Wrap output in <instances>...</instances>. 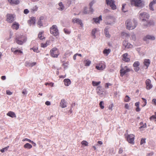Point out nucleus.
<instances>
[{
    "instance_id": "19",
    "label": "nucleus",
    "mask_w": 156,
    "mask_h": 156,
    "mask_svg": "<svg viewBox=\"0 0 156 156\" xmlns=\"http://www.w3.org/2000/svg\"><path fill=\"white\" fill-rule=\"evenodd\" d=\"M128 54L127 53H125L122 55V60L126 62H129L130 59L127 57Z\"/></svg>"
},
{
    "instance_id": "2",
    "label": "nucleus",
    "mask_w": 156,
    "mask_h": 156,
    "mask_svg": "<svg viewBox=\"0 0 156 156\" xmlns=\"http://www.w3.org/2000/svg\"><path fill=\"white\" fill-rule=\"evenodd\" d=\"M15 40L17 44L22 45L26 41L27 37L24 36L20 35L16 37Z\"/></svg>"
},
{
    "instance_id": "11",
    "label": "nucleus",
    "mask_w": 156,
    "mask_h": 156,
    "mask_svg": "<svg viewBox=\"0 0 156 156\" xmlns=\"http://www.w3.org/2000/svg\"><path fill=\"white\" fill-rule=\"evenodd\" d=\"M134 136L133 134H130L128 135L127 137V140L130 143L132 144H134Z\"/></svg>"
},
{
    "instance_id": "22",
    "label": "nucleus",
    "mask_w": 156,
    "mask_h": 156,
    "mask_svg": "<svg viewBox=\"0 0 156 156\" xmlns=\"http://www.w3.org/2000/svg\"><path fill=\"white\" fill-rule=\"evenodd\" d=\"M60 106L62 108H65L67 107L66 103L65 100L62 99L60 103Z\"/></svg>"
},
{
    "instance_id": "8",
    "label": "nucleus",
    "mask_w": 156,
    "mask_h": 156,
    "mask_svg": "<svg viewBox=\"0 0 156 156\" xmlns=\"http://www.w3.org/2000/svg\"><path fill=\"white\" fill-rule=\"evenodd\" d=\"M130 71V69L127 66H125L124 68L120 70V76L122 77L126 73Z\"/></svg>"
},
{
    "instance_id": "35",
    "label": "nucleus",
    "mask_w": 156,
    "mask_h": 156,
    "mask_svg": "<svg viewBox=\"0 0 156 156\" xmlns=\"http://www.w3.org/2000/svg\"><path fill=\"white\" fill-rule=\"evenodd\" d=\"M58 9L61 11L63 10L64 9V7L62 2H60L58 4Z\"/></svg>"
},
{
    "instance_id": "42",
    "label": "nucleus",
    "mask_w": 156,
    "mask_h": 156,
    "mask_svg": "<svg viewBox=\"0 0 156 156\" xmlns=\"http://www.w3.org/2000/svg\"><path fill=\"white\" fill-rule=\"evenodd\" d=\"M43 32H40L38 34V37L41 40L43 39L44 37L42 36V34H43Z\"/></svg>"
},
{
    "instance_id": "55",
    "label": "nucleus",
    "mask_w": 156,
    "mask_h": 156,
    "mask_svg": "<svg viewBox=\"0 0 156 156\" xmlns=\"http://www.w3.org/2000/svg\"><path fill=\"white\" fill-rule=\"evenodd\" d=\"M81 144L82 145H85L86 146H87L88 145V143L86 141H83Z\"/></svg>"
},
{
    "instance_id": "58",
    "label": "nucleus",
    "mask_w": 156,
    "mask_h": 156,
    "mask_svg": "<svg viewBox=\"0 0 156 156\" xmlns=\"http://www.w3.org/2000/svg\"><path fill=\"white\" fill-rule=\"evenodd\" d=\"M29 12V11L28 9H26L24 10L23 13L25 14H28Z\"/></svg>"
},
{
    "instance_id": "3",
    "label": "nucleus",
    "mask_w": 156,
    "mask_h": 156,
    "mask_svg": "<svg viewBox=\"0 0 156 156\" xmlns=\"http://www.w3.org/2000/svg\"><path fill=\"white\" fill-rule=\"evenodd\" d=\"M50 33L55 36H56L59 34L57 27L56 25H53L50 29Z\"/></svg>"
},
{
    "instance_id": "37",
    "label": "nucleus",
    "mask_w": 156,
    "mask_h": 156,
    "mask_svg": "<svg viewBox=\"0 0 156 156\" xmlns=\"http://www.w3.org/2000/svg\"><path fill=\"white\" fill-rule=\"evenodd\" d=\"M110 50L109 49H105L104 50L103 52L104 54L106 55H108L110 53Z\"/></svg>"
},
{
    "instance_id": "46",
    "label": "nucleus",
    "mask_w": 156,
    "mask_h": 156,
    "mask_svg": "<svg viewBox=\"0 0 156 156\" xmlns=\"http://www.w3.org/2000/svg\"><path fill=\"white\" fill-rule=\"evenodd\" d=\"M150 119L151 121L154 120L155 121H156V116L154 115H152L150 118Z\"/></svg>"
},
{
    "instance_id": "59",
    "label": "nucleus",
    "mask_w": 156,
    "mask_h": 156,
    "mask_svg": "<svg viewBox=\"0 0 156 156\" xmlns=\"http://www.w3.org/2000/svg\"><path fill=\"white\" fill-rule=\"evenodd\" d=\"M25 140L27 141L28 142H29L30 143H31L32 141L31 140H30L28 139H27V138H25V139H23L22 140V141H25Z\"/></svg>"
},
{
    "instance_id": "12",
    "label": "nucleus",
    "mask_w": 156,
    "mask_h": 156,
    "mask_svg": "<svg viewBox=\"0 0 156 156\" xmlns=\"http://www.w3.org/2000/svg\"><path fill=\"white\" fill-rule=\"evenodd\" d=\"M140 65V63L139 62L136 61L135 62L133 66L134 67V69L136 72H138L140 70V68L139 66Z\"/></svg>"
},
{
    "instance_id": "9",
    "label": "nucleus",
    "mask_w": 156,
    "mask_h": 156,
    "mask_svg": "<svg viewBox=\"0 0 156 156\" xmlns=\"http://www.w3.org/2000/svg\"><path fill=\"white\" fill-rule=\"evenodd\" d=\"M134 5L135 6L138 7H143L144 4L142 0H135L134 2Z\"/></svg>"
},
{
    "instance_id": "50",
    "label": "nucleus",
    "mask_w": 156,
    "mask_h": 156,
    "mask_svg": "<svg viewBox=\"0 0 156 156\" xmlns=\"http://www.w3.org/2000/svg\"><path fill=\"white\" fill-rule=\"evenodd\" d=\"M142 99L143 100V101L144 102V104L143 106L144 107L147 104V100L146 99L142 98Z\"/></svg>"
},
{
    "instance_id": "41",
    "label": "nucleus",
    "mask_w": 156,
    "mask_h": 156,
    "mask_svg": "<svg viewBox=\"0 0 156 156\" xmlns=\"http://www.w3.org/2000/svg\"><path fill=\"white\" fill-rule=\"evenodd\" d=\"M143 124V123L142 122H140V125L141 126L140 127V129H141L143 128H146V127L147 126H146V123H145L144 125H142Z\"/></svg>"
},
{
    "instance_id": "40",
    "label": "nucleus",
    "mask_w": 156,
    "mask_h": 156,
    "mask_svg": "<svg viewBox=\"0 0 156 156\" xmlns=\"http://www.w3.org/2000/svg\"><path fill=\"white\" fill-rule=\"evenodd\" d=\"M31 49H32L34 52L36 53H38L39 52L38 48L36 47H34L32 48H31Z\"/></svg>"
},
{
    "instance_id": "43",
    "label": "nucleus",
    "mask_w": 156,
    "mask_h": 156,
    "mask_svg": "<svg viewBox=\"0 0 156 156\" xmlns=\"http://www.w3.org/2000/svg\"><path fill=\"white\" fill-rule=\"evenodd\" d=\"M130 100V97H129L128 96L126 95L124 98V101L126 102H128Z\"/></svg>"
},
{
    "instance_id": "1",
    "label": "nucleus",
    "mask_w": 156,
    "mask_h": 156,
    "mask_svg": "<svg viewBox=\"0 0 156 156\" xmlns=\"http://www.w3.org/2000/svg\"><path fill=\"white\" fill-rule=\"evenodd\" d=\"M126 28L129 30L134 29L137 25V22L135 20L131 21L130 20H127L126 22Z\"/></svg>"
},
{
    "instance_id": "32",
    "label": "nucleus",
    "mask_w": 156,
    "mask_h": 156,
    "mask_svg": "<svg viewBox=\"0 0 156 156\" xmlns=\"http://www.w3.org/2000/svg\"><path fill=\"white\" fill-rule=\"evenodd\" d=\"M23 147L25 148L29 149L32 147V146L30 144L27 143L24 145Z\"/></svg>"
},
{
    "instance_id": "24",
    "label": "nucleus",
    "mask_w": 156,
    "mask_h": 156,
    "mask_svg": "<svg viewBox=\"0 0 156 156\" xmlns=\"http://www.w3.org/2000/svg\"><path fill=\"white\" fill-rule=\"evenodd\" d=\"M144 66H146V69H147L150 64V61L149 59H145L144 60Z\"/></svg>"
},
{
    "instance_id": "5",
    "label": "nucleus",
    "mask_w": 156,
    "mask_h": 156,
    "mask_svg": "<svg viewBox=\"0 0 156 156\" xmlns=\"http://www.w3.org/2000/svg\"><path fill=\"white\" fill-rule=\"evenodd\" d=\"M139 17L143 21L148 19L149 17V16L148 13L146 12H140Z\"/></svg>"
},
{
    "instance_id": "47",
    "label": "nucleus",
    "mask_w": 156,
    "mask_h": 156,
    "mask_svg": "<svg viewBox=\"0 0 156 156\" xmlns=\"http://www.w3.org/2000/svg\"><path fill=\"white\" fill-rule=\"evenodd\" d=\"M103 104H104V102L103 101H101L99 103V106L100 108L103 109L104 108V106Z\"/></svg>"
},
{
    "instance_id": "13",
    "label": "nucleus",
    "mask_w": 156,
    "mask_h": 156,
    "mask_svg": "<svg viewBox=\"0 0 156 156\" xmlns=\"http://www.w3.org/2000/svg\"><path fill=\"white\" fill-rule=\"evenodd\" d=\"M146 85V88L147 90H150L153 87V85L151 83V81L149 79H147L145 81Z\"/></svg>"
},
{
    "instance_id": "23",
    "label": "nucleus",
    "mask_w": 156,
    "mask_h": 156,
    "mask_svg": "<svg viewBox=\"0 0 156 156\" xmlns=\"http://www.w3.org/2000/svg\"><path fill=\"white\" fill-rule=\"evenodd\" d=\"M95 2L94 0H93L91 2L89 3V5L90 6V12L92 13L94 11V9L92 8V6L95 3Z\"/></svg>"
},
{
    "instance_id": "54",
    "label": "nucleus",
    "mask_w": 156,
    "mask_h": 156,
    "mask_svg": "<svg viewBox=\"0 0 156 156\" xmlns=\"http://www.w3.org/2000/svg\"><path fill=\"white\" fill-rule=\"evenodd\" d=\"M112 84L109 83H107L105 84V87L106 88H109V86H111Z\"/></svg>"
},
{
    "instance_id": "20",
    "label": "nucleus",
    "mask_w": 156,
    "mask_h": 156,
    "mask_svg": "<svg viewBox=\"0 0 156 156\" xmlns=\"http://www.w3.org/2000/svg\"><path fill=\"white\" fill-rule=\"evenodd\" d=\"M44 16H41L37 22V25L39 27L43 26L42 20H44Z\"/></svg>"
},
{
    "instance_id": "48",
    "label": "nucleus",
    "mask_w": 156,
    "mask_h": 156,
    "mask_svg": "<svg viewBox=\"0 0 156 156\" xmlns=\"http://www.w3.org/2000/svg\"><path fill=\"white\" fill-rule=\"evenodd\" d=\"M114 106L113 104V103L112 104L110 105H109V106L108 107V109L110 110L111 111H112V108Z\"/></svg>"
},
{
    "instance_id": "64",
    "label": "nucleus",
    "mask_w": 156,
    "mask_h": 156,
    "mask_svg": "<svg viewBox=\"0 0 156 156\" xmlns=\"http://www.w3.org/2000/svg\"><path fill=\"white\" fill-rule=\"evenodd\" d=\"M123 150L122 148H120L119 151V153L120 154L122 153L123 152Z\"/></svg>"
},
{
    "instance_id": "31",
    "label": "nucleus",
    "mask_w": 156,
    "mask_h": 156,
    "mask_svg": "<svg viewBox=\"0 0 156 156\" xmlns=\"http://www.w3.org/2000/svg\"><path fill=\"white\" fill-rule=\"evenodd\" d=\"M108 27H106L104 30L105 34V35L106 36L108 37H109L110 36V34H109L108 30Z\"/></svg>"
},
{
    "instance_id": "38",
    "label": "nucleus",
    "mask_w": 156,
    "mask_h": 156,
    "mask_svg": "<svg viewBox=\"0 0 156 156\" xmlns=\"http://www.w3.org/2000/svg\"><path fill=\"white\" fill-rule=\"evenodd\" d=\"M142 24L144 25L145 27H148V25H146L147 23H148V22L147 20L143 21H142Z\"/></svg>"
},
{
    "instance_id": "45",
    "label": "nucleus",
    "mask_w": 156,
    "mask_h": 156,
    "mask_svg": "<svg viewBox=\"0 0 156 156\" xmlns=\"http://www.w3.org/2000/svg\"><path fill=\"white\" fill-rule=\"evenodd\" d=\"M64 31L65 33L66 34H69L71 32V31L69 30L66 28L64 29Z\"/></svg>"
},
{
    "instance_id": "15",
    "label": "nucleus",
    "mask_w": 156,
    "mask_h": 156,
    "mask_svg": "<svg viewBox=\"0 0 156 156\" xmlns=\"http://www.w3.org/2000/svg\"><path fill=\"white\" fill-rule=\"evenodd\" d=\"M36 22V18L34 17H31L30 19L28 21V23L31 26V25H34Z\"/></svg>"
},
{
    "instance_id": "30",
    "label": "nucleus",
    "mask_w": 156,
    "mask_h": 156,
    "mask_svg": "<svg viewBox=\"0 0 156 156\" xmlns=\"http://www.w3.org/2000/svg\"><path fill=\"white\" fill-rule=\"evenodd\" d=\"M7 115L12 118L16 117V115L14 112H9L7 114Z\"/></svg>"
},
{
    "instance_id": "49",
    "label": "nucleus",
    "mask_w": 156,
    "mask_h": 156,
    "mask_svg": "<svg viewBox=\"0 0 156 156\" xmlns=\"http://www.w3.org/2000/svg\"><path fill=\"white\" fill-rule=\"evenodd\" d=\"M145 140L146 139L145 138L142 139L140 141V144L142 145L145 144Z\"/></svg>"
},
{
    "instance_id": "7",
    "label": "nucleus",
    "mask_w": 156,
    "mask_h": 156,
    "mask_svg": "<svg viewBox=\"0 0 156 156\" xmlns=\"http://www.w3.org/2000/svg\"><path fill=\"white\" fill-rule=\"evenodd\" d=\"M6 21L9 23H12L14 20L15 16L12 14H8L6 16Z\"/></svg>"
},
{
    "instance_id": "34",
    "label": "nucleus",
    "mask_w": 156,
    "mask_h": 156,
    "mask_svg": "<svg viewBox=\"0 0 156 156\" xmlns=\"http://www.w3.org/2000/svg\"><path fill=\"white\" fill-rule=\"evenodd\" d=\"M84 63L85 64V66H89L91 63V62L90 60L87 59L85 60L84 61Z\"/></svg>"
},
{
    "instance_id": "63",
    "label": "nucleus",
    "mask_w": 156,
    "mask_h": 156,
    "mask_svg": "<svg viewBox=\"0 0 156 156\" xmlns=\"http://www.w3.org/2000/svg\"><path fill=\"white\" fill-rule=\"evenodd\" d=\"M45 104L47 105H51V102L49 101H47L45 102Z\"/></svg>"
},
{
    "instance_id": "44",
    "label": "nucleus",
    "mask_w": 156,
    "mask_h": 156,
    "mask_svg": "<svg viewBox=\"0 0 156 156\" xmlns=\"http://www.w3.org/2000/svg\"><path fill=\"white\" fill-rule=\"evenodd\" d=\"M9 148V146H8L7 147H6L5 148H3L1 150V151L2 153H3L5 151H7L8 149Z\"/></svg>"
},
{
    "instance_id": "53",
    "label": "nucleus",
    "mask_w": 156,
    "mask_h": 156,
    "mask_svg": "<svg viewBox=\"0 0 156 156\" xmlns=\"http://www.w3.org/2000/svg\"><path fill=\"white\" fill-rule=\"evenodd\" d=\"M148 23H147V24H146V25H148V26H151V25H154V22L152 21H148Z\"/></svg>"
},
{
    "instance_id": "6",
    "label": "nucleus",
    "mask_w": 156,
    "mask_h": 156,
    "mask_svg": "<svg viewBox=\"0 0 156 156\" xmlns=\"http://www.w3.org/2000/svg\"><path fill=\"white\" fill-rule=\"evenodd\" d=\"M106 3L108 5L110 6L112 9H115L116 6L115 4V1L113 0H106Z\"/></svg>"
},
{
    "instance_id": "26",
    "label": "nucleus",
    "mask_w": 156,
    "mask_h": 156,
    "mask_svg": "<svg viewBox=\"0 0 156 156\" xmlns=\"http://www.w3.org/2000/svg\"><path fill=\"white\" fill-rule=\"evenodd\" d=\"M36 64V62H34L30 63L28 62H25V66L27 67H33Z\"/></svg>"
},
{
    "instance_id": "39",
    "label": "nucleus",
    "mask_w": 156,
    "mask_h": 156,
    "mask_svg": "<svg viewBox=\"0 0 156 156\" xmlns=\"http://www.w3.org/2000/svg\"><path fill=\"white\" fill-rule=\"evenodd\" d=\"M100 83V81H99L98 82H96L94 81H93L92 82V84L94 86H97L99 85Z\"/></svg>"
},
{
    "instance_id": "57",
    "label": "nucleus",
    "mask_w": 156,
    "mask_h": 156,
    "mask_svg": "<svg viewBox=\"0 0 156 156\" xmlns=\"http://www.w3.org/2000/svg\"><path fill=\"white\" fill-rule=\"evenodd\" d=\"M41 46L42 47L45 48L47 46V43H45L44 44L41 43Z\"/></svg>"
},
{
    "instance_id": "28",
    "label": "nucleus",
    "mask_w": 156,
    "mask_h": 156,
    "mask_svg": "<svg viewBox=\"0 0 156 156\" xmlns=\"http://www.w3.org/2000/svg\"><path fill=\"white\" fill-rule=\"evenodd\" d=\"M64 82L65 85L66 86H69L71 83L70 80L69 79H64Z\"/></svg>"
},
{
    "instance_id": "62",
    "label": "nucleus",
    "mask_w": 156,
    "mask_h": 156,
    "mask_svg": "<svg viewBox=\"0 0 156 156\" xmlns=\"http://www.w3.org/2000/svg\"><path fill=\"white\" fill-rule=\"evenodd\" d=\"M109 12H110V11L107 9H105L103 11V12L104 13H108Z\"/></svg>"
},
{
    "instance_id": "27",
    "label": "nucleus",
    "mask_w": 156,
    "mask_h": 156,
    "mask_svg": "<svg viewBox=\"0 0 156 156\" xmlns=\"http://www.w3.org/2000/svg\"><path fill=\"white\" fill-rule=\"evenodd\" d=\"M19 25L16 22L13 23L12 26V28L13 29L17 30L19 28Z\"/></svg>"
},
{
    "instance_id": "61",
    "label": "nucleus",
    "mask_w": 156,
    "mask_h": 156,
    "mask_svg": "<svg viewBox=\"0 0 156 156\" xmlns=\"http://www.w3.org/2000/svg\"><path fill=\"white\" fill-rule=\"evenodd\" d=\"M131 37H132V39L133 40H135V39H136V36H135V34H133L131 36Z\"/></svg>"
},
{
    "instance_id": "51",
    "label": "nucleus",
    "mask_w": 156,
    "mask_h": 156,
    "mask_svg": "<svg viewBox=\"0 0 156 156\" xmlns=\"http://www.w3.org/2000/svg\"><path fill=\"white\" fill-rule=\"evenodd\" d=\"M46 85H49L51 87H53L54 86V83H53L51 82L50 83H45Z\"/></svg>"
},
{
    "instance_id": "21",
    "label": "nucleus",
    "mask_w": 156,
    "mask_h": 156,
    "mask_svg": "<svg viewBox=\"0 0 156 156\" xmlns=\"http://www.w3.org/2000/svg\"><path fill=\"white\" fill-rule=\"evenodd\" d=\"M155 4H156V0H153L152 2L150 3L149 5V7L150 10L152 11L154 10V9L153 6Z\"/></svg>"
},
{
    "instance_id": "60",
    "label": "nucleus",
    "mask_w": 156,
    "mask_h": 156,
    "mask_svg": "<svg viewBox=\"0 0 156 156\" xmlns=\"http://www.w3.org/2000/svg\"><path fill=\"white\" fill-rule=\"evenodd\" d=\"M6 93L7 94L9 95H11L12 94V92H11L10 90H6Z\"/></svg>"
},
{
    "instance_id": "29",
    "label": "nucleus",
    "mask_w": 156,
    "mask_h": 156,
    "mask_svg": "<svg viewBox=\"0 0 156 156\" xmlns=\"http://www.w3.org/2000/svg\"><path fill=\"white\" fill-rule=\"evenodd\" d=\"M97 93L99 94H101L103 93V91L102 89V87L101 86H98L97 87Z\"/></svg>"
},
{
    "instance_id": "16",
    "label": "nucleus",
    "mask_w": 156,
    "mask_h": 156,
    "mask_svg": "<svg viewBox=\"0 0 156 156\" xmlns=\"http://www.w3.org/2000/svg\"><path fill=\"white\" fill-rule=\"evenodd\" d=\"M72 21L73 23H77L80 25L81 27L83 26V24L81 20L78 18H74L73 19Z\"/></svg>"
},
{
    "instance_id": "52",
    "label": "nucleus",
    "mask_w": 156,
    "mask_h": 156,
    "mask_svg": "<svg viewBox=\"0 0 156 156\" xmlns=\"http://www.w3.org/2000/svg\"><path fill=\"white\" fill-rule=\"evenodd\" d=\"M17 53H22L23 52L22 51L19 50H16L14 51V54H16Z\"/></svg>"
},
{
    "instance_id": "4",
    "label": "nucleus",
    "mask_w": 156,
    "mask_h": 156,
    "mask_svg": "<svg viewBox=\"0 0 156 156\" xmlns=\"http://www.w3.org/2000/svg\"><path fill=\"white\" fill-rule=\"evenodd\" d=\"M51 56L54 58H57L59 55V53L57 48H54L50 50Z\"/></svg>"
},
{
    "instance_id": "14",
    "label": "nucleus",
    "mask_w": 156,
    "mask_h": 156,
    "mask_svg": "<svg viewBox=\"0 0 156 156\" xmlns=\"http://www.w3.org/2000/svg\"><path fill=\"white\" fill-rule=\"evenodd\" d=\"M123 45L125 47V48H131L132 47L133 45L128 42L126 40L124 41L123 42Z\"/></svg>"
},
{
    "instance_id": "17",
    "label": "nucleus",
    "mask_w": 156,
    "mask_h": 156,
    "mask_svg": "<svg viewBox=\"0 0 156 156\" xmlns=\"http://www.w3.org/2000/svg\"><path fill=\"white\" fill-rule=\"evenodd\" d=\"M155 39V37L152 35H147L144 38V40L145 41H147L148 39L151 41L154 40Z\"/></svg>"
},
{
    "instance_id": "33",
    "label": "nucleus",
    "mask_w": 156,
    "mask_h": 156,
    "mask_svg": "<svg viewBox=\"0 0 156 156\" xmlns=\"http://www.w3.org/2000/svg\"><path fill=\"white\" fill-rule=\"evenodd\" d=\"M93 20L96 23H98L100 21L102 20V16L101 15L98 18H94Z\"/></svg>"
},
{
    "instance_id": "36",
    "label": "nucleus",
    "mask_w": 156,
    "mask_h": 156,
    "mask_svg": "<svg viewBox=\"0 0 156 156\" xmlns=\"http://www.w3.org/2000/svg\"><path fill=\"white\" fill-rule=\"evenodd\" d=\"M97 30L96 29H94L92 30L91 32V35L94 38H96L95 34L97 32Z\"/></svg>"
},
{
    "instance_id": "18",
    "label": "nucleus",
    "mask_w": 156,
    "mask_h": 156,
    "mask_svg": "<svg viewBox=\"0 0 156 156\" xmlns=\"http://www.w3.org/2000/svg\"><path fill=\"white\" fill-rule=\"evenodd\" d=\"M9 3L11 5H17L20 3L19 0H7Z\"/></svg>"
},
{
    "instance_id": "25",
    "label": "nucleus",
    "mask_w": 156,
    "mask_h": 156,
    "mask_svg": "<svg viewBox=\"0 0 156 156\" xmlns=\"http://www.w3.org/2000/svg\"><path fill=\"white\" fill-rule=\"evenodd\" d=\"M38 8L37 6L35 5L31 9L30 11L31 13H34L38 10Z\"/></svg>"
},
{
    "instance_id": "56",
    "label": "nucleus",
    "mask_w": 156,
    "mask_h": 156,
    "mask_svg": "<svg viewBox=\"0 0 156 156\" xmlns=\"http://www.w3.org/2000/svg\"><path fill=\"white\" fill-rule=\"evenodd\" d=\"M22 93L23 95H26L27 93V92L26 89H24L23 90Z\"/></svg>"
},
{
    "instance_id": "10",
    "label": "nucleus",
    "mask_w": 156,
    "mask_h": 156,
    "mask_svg": "<svg viewBox=\"0 0 156 156\" xmlns=\"http://www.w3.org/2000/svg\"><path fill=\"white\" fill-rule=\"evenodd\" d=\"M105 66L104 62H100L99 64H98L96 67V68L99 70H102L105 69Z\"/></svg>"
}]
</instances>
